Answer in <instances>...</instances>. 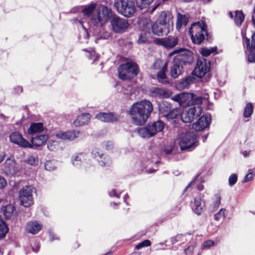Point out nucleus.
I'll use <instances>...</instances> for the list:
<instances>
[{
    "label": "nucleus",
    "mask_w": 255,
    "mask_h": 255,
    "mask_svg": "<svg viewBox=\"0 0 255 255\" xmlns=\"http://www.w3.org/2000/svg\"><path fill=\"white\" fill-rule=\"evenodd\" d=\"M89 161L88 155L85 153L76 154L71 157V162L73 165L77 167L81 166L86 169L91 166Z\"/></svg>",
    "instance_id": "obj_13"
},
{
    "label": "nucleus",
    "mask_w": 255,
    "mask_h": 255,
    "mask_svg": "<svg viewBox=\"0 0 255 255\" xmlns=\"http://www.w3.org/2000/svg\"><path fill=\"white\" fill-rule=\"evenodd\" d=\"M48 139V136L46 134H41L35 137H32L31 139V144L32 147L33 146H40L45 143Z\"/></svg>",
    "instance_id": "obj_26"
},
{
    "label": "nucleus",
    "mask_w": 255,
    "mask_h": 255,
    "mask_svg": "<svg viewBox=\"0 0 255 255\" xmlns=\"http://www.w3.org/2000/svg\"><path fill=\"white\" fill-rule=\"evenodd\" d=\"M211 120L210 115L202 116L196 123L192 125V128L196 131H200L209 126Z\"/></svg>",
    "instance_id": "obj_20"
},
{
    "label": "nucleus",
    "mask_w": 255,
    "mask_h": 255,
    "mask_svg": "<svg viewBox=\"0 0 255 255\" xmlns=\"http://www.w3.org/2000/svg\"><path fill=\"white\" fill-rule=\"evenodd\" d=\"M7 232L8 228L6 225L0 218V240L5 236Z\"/></svg>",
    "instance_id": "obj_38"
},
{
    "label": "nucleus",
    "mask_w": 255,
    "mask_h": 255,
    "mask_svg": "<svg viewBox=\"0 0 255 255\" xmlns=\"http://www.w3.org/2000/svg\"><path fill=\"white\" fill-rule=\"evenodd\" d=\"M109 195L111 197H116L118 198L120 197V194H117L116 190L115 189H113L112 191L109 192Z\"/></svg>",
    "instance_id": "obj_61"
},
{
    "label": "nucleus",
    "mask_w": 255,
    "mask_h": 255,
    "mask_svg": "<svg viewBox=\"0 0 255 255\" xmlns=\"http://www.w3.org/2000/svg\"><path fill=\"white\" fill-rule=\"evenodd\" d=\"M111 9L102 5L97 9L91 17L92 23L97 27H102L105 25L112 16Z\"/></svg>",
    "instance_id": "obj_2"
},
{
    "label": "nucleus",
    "mask_w": 255,
    "mask_h": 255,
    "mask_svg": "<svg viewBox=\"0 0 255 255\" xmlns=\"http://www.w3.org/2000/svg\"><path fill=\"white\" fill-rule=\"evenodd\" d=\"M9 140L11 143L16 144L19 147L24 148H32V146L30 142L25 139L22 136V135L17 131L12 132L9 135Z\"/></svg>",
    "instance_id": "obj_12"
},
{
    "label": "nucleus",
    "mask_w": 255,
    "mask_h": 255,
    "mask_svg": "<svg viewBox=\"0 0 255 255\" xmlns=\"http://www.w3.org/2000/svg\"><path fill=\"white\" fill-rule=\"evenodd\" d=\"M5 171L9 174L13 175L18 171L16 167V164L14 160L10 158H7L4 163Z\"/></svg>",
    "instance_id": "obj_24"
},
{
    "label": "nucleus",
    "mask_w": 255,
    "mask_h": 255,
    "mask_svg": "<svg viewBox=\"0 0 255 255\" xmlns=\"http://www.w3.org/2000/svg\"><path fill=\"white\" fill-rule=\"evenodd\" d=\"M147 39L145 34H140L138 36V43H143L147 41Z\"/></svg>",
    "instance_id": "obj_57"
},
{
    "label": "nucleus",
    "mask_w": 255,
    "mask_h": 255,
    "mask_svg": "<svg viewBox=\"0 0 255 255\" xmlns=\"http://www.w3.org/2000/svg\"><path fill=\"white\" fill-rule=\"evenodd\" d=\"M253 112V106L251 103L247 104L244 112L245 118H249L252 115Z\"/></svg>",
    "instance_id": "obj_41"
},
{
    "label": "nucleus",
    "mask_w": 255,
    "mask_h": 255,
    "mask_svg": "<svg viewBox=\"0 0 255 255\" xmlns=\"http://www.w3.org/2000/svg\"><path fill=\"white\" fill-rule=\"evenodd\" d=\"M191 82L190 78H186L181 81H179L176 84V88L179 90H183L188 88Z\"/></svg>",
    "instance_id": "obj_34"
},
{
    "label": "nucleus",
    "mask_w": 255,
    "mask_h": 255,
    "mask_svg": "<svg viewBox=\"0 0 255 255\" xmlns=\"http://www.w3.org/2000/svg\"><path fill=\"white\" fill-rule=\"evenodd\" d=\"M118 70L119 77L123 80H130L136 76L139 72L137 65L133 62H128L120 65Z\"/></svg>",
    "instance_id": "obj_5"
},
{
    "label": "nucleus",
    "mask_w": 255,
    "mask_h": 255,
    "mask_svg": "<svg viewBox=\"0 0 255 255\" xmlns=\"http://www.w3.org/2000/svg\"><path fill=\"white\" fill-rule=\"evenodd\" d=\"M151 245V242L148 240H145L143 242L139 243L135 247V249L137 250H139L144 247H149Z\"/></svg>",
    "instance_id": "obj_51"
},
{
    "label": "nucleus",
    "mask_w": 255,
    "mask_h": 255,
    "mask_svg": "<svg viewBox=\"0 0 255 255\" xmlns=\"http://www.w3.org/2000/svg\"><path fill=\"white\" fill-rule=\"evenodd\" d=\"M210 65V62L205 59H199L193 72L197 77L201 78L209 71Z\"/></svg>",
    "instance_id": "obj_14"
},
{
    "label": "nucleus",
    "mask_w": 255,
    "mask_h": 255,
    "mask_svg": "<svg viewBox=\"0 0 255 255\" xmlns=\"http://www.w3.org/2000/svg\"><path fill=\"white\" fill-rule=\"evenodd\" d=\"M167 64H165L164 67L160 69L157 74L158 81L163 84H167L169 83L165 75V72L167 70Z\"/></svg>",
    "instance_id": "obj_30"
},
{
    "label": "nucleus",
    "mask_w": 255,
    "mask_h": 255,
    "mask_svg": "<svg viewBox=\"0 0 255 255\" xmlns=\"http://www.w3.org/2000/svg\"><path fill=\"white\" fill-rule=\"evenodd\" d=\"M14 207L11 205H6L3 211V214L4 217L6 219L11 218L12 216L13 211H14Z\"/></svg>",
    "instance_id": "obj_37"
},
{
    "label": "nucleus",
    "mask_w": 255,
    "mask_h": 255,
    "mask_svg": "<svg viewBox=\"0 0 255 255\" xmlns=\"http://www.w3.org/2000/svg\"><path fill=\"white\" fill-rule=\"evenodd\" d=\"M165 64H167L166 62H164L163 60L158 59H156L153 64V67L155 69H161L164 67Z\"/></svg>",
    "instance_id": "obj_47"
},
{
    "label": "nucleus",
    "mask_w": 255,
    "mask_h": 255,
    "mask_svg": "<svg viewBox=\"0 0 255 255\" xmlns=\"http://www.w3.org/2000/svg\"><path fill=\"white\" fill-rule=\"evenodd\" d=\"M225 212L226 210L225 209H220L217 213L214 215V219L217 221H219L222 218L225 217Z\"/></svg>",
    "instance_id": "obj_50"
},
{
    "label": "nucleus",
    "mask_w": 255,
    "mask_h": 255,
    "mask_svg": "<svg viewBox=\"0 0 255 255\" xmlns=\"http://www.w3.org/2000/svg\"><path fill=\"white\" fill-rule=\"evenodd\" d=\"M244 19L245 17L242 11H237L236 12L234 21L237 25L240 26L244 20Z\"/></svg>",
    "instance_id": "obj_40"
},
{
    "label": "nucleus",
    "mask_w": 255,
    "mask_h": 255,
    "mask_svg": "<svg viewBox=\"0 0 255 255\" xmlns=\"http://www.w3.org/2000/svg\"><path fill=\"white\" fill-rule=\"evenodd\" d=\"M181 70L182 65L173 61V65L170 69L171 76L174 79L177 78L181 74Z\"/></svg>",
    "instance_id": "obj_31"
},
{
    "label": "nucleus",
    "mask_w": 255,
    "mask_h": 255,
    "mask_svg": "<svg viewBox=\"0 0 255 255\" xmlns=\"http://www.w3.org/2000/svg\"><path fill=\"white\" fill-rule=\"evenodd\" d=\"M246 44L247 51L249 52L248 60L249 62H255V32H254L252 35V41L250 42V39L246 38Z\"/></svg>",
    "instance_id": "obj_17"
},
{
    "label": "nucleus",
    "mask_w": 255,
    "mask_h": 255,
    "mask_svg": "<svg viewBox=\"0 0 255 255\" xmlns=\"http://www.w3.org/2000/svg\"><path fill=\"white\" fill-rule=\"evenodd\" d=\"M153 93L156 96L160 98H166L171 95V92L168 89L165 88H155Z\"/></svg>",
    "instance_id": "obj_29"
},
{
    "label": "nucleus",
    "mask_w": 255,
    "mask_h": 255,
    "mask_svg": "<svg viewBox=\"0 0 255 255\" xmlns=\"http://www.w3.org/2000/svg\"><path fill=\"white\" fill-rule=\"evenodd\" d=\"M102 146L106 150H110L113 148L114 144L113 142L111 141H104L102 144Z\"/></svg>",
    "instance_id": "obj_54"
},
{
    "label": "nucleus",
    "mask_w": 255,
    "mask_h": 255,
    "mask_svg": "<svg viewBox=\"0 0 255 255\" xmlns=\"http://www.w3.org/2000/svg\"><path fill=\"white\" fill-rule=\"evenodd\" d=\"M41 227L42 225L37 221H31L27 223L26 230L29 233L35 234L41 230Z\"/></svg>",
    "instance_id": "obj_27"
},
{
    "label": "nucleus",
    "mask_w": 255,
    "mask_h": 255,
    "mask_svg": "<svg viewBox=\"0 0 255 255\" xmlns=\"http://www.w3.org/2000/svg\"><path fill=\"white\" fill-rule=\"evenodd\" d=\"M164 124L160 120L148 124L146 127L140 128L137 129L138 134L143 138H149L157 132L162 131Z\"/></svg>",
    "instance_id": "obj_6"
},
{
    "label": "nucleus",
    "mask_w": 255,
    "mask_h": 255,
    "mask_svg": "<svg viewBox=\"0 0 255 255\" xmlns=\"http://www.w3.org/2000/svg\"><path fill=\"white\" fill-rule=\"evenodd\" d=\"M92 156L98 161L102 166H109L112 163V160L110 157L103 153L102 151L98 148H94L92 151Z\"/></svg>",
    "instance_id": "obj_15"
},
{
    "label": "nucleus",
    "mask_w": 255,
    "mask_h": 255,
    "mask_svg": "<svg viewBox=\"0 0 255 255\" xmlns=\"http://www.w3.org/2000/svg\"><path fill=\"white\" fill-rule=\"evenodd\" d=\"M110 35L109 32H105L103 33V35L101 36L99 39H107L110 37Z\"/></svg>",
    "instance_id": "obj_63"
},
{
    "label": "nucleus",
    "mask_w": 255,
    "mask_h": 255,
    "mask_svg": "<svg viewBox=\"0 0 255 255\" xmlns=\"http://www.w3.org/2000/svg\"><path fill=\"white\" fill-rule=\"evenodd\" d=\"M96 118L104 122H112L117 121L120 117L113 113H102L96 115Z\"/></svg>",
    "instance_id": "obj_22"
},
{
    "label": "nucleus",
    "mask_w": 255,
    "mask_h": 255,
    "mask_svg": "<svg viewBox=\"0 0 255 255\" xmlns=\"http://www.w3.org/2000/svg\"><path fill=\"white\" fill-rule=\"evenodd\" d=\"M202 113L200 106L191 107L188 111L183 112L181 114V119L184 123H191L195 119L199 117Z\"/></svg>",
    "instance_id": "obj_11"
},
{
    "label": "nucleus",
    "mask_w": 255,
    "mask_h": 255,
    "mask_svg": "<svg viewBox=\"0 0 255 255\" xmlns=\"http://www.w3.org/2000/svg\"><path fill=\"white\" fill-rule=\"evenodd\" d=\"M5 156V154L4 152H0V163L4 159Z\"/></svg>",
    "instance_id": "obj_64"
},
{
    "label": "nucleus",
    "mask_w": 255,
    "mask_h": 255,
    "mask_svg": "<svg viewBox=\"0 0 255 255\" xmlns=\"http://www.w3.org/2000/svg\"><path fill=\"white\" fill-rule=\"evenodd\" d=\"M153 111L151 102L143 100L136 102L130 107L129 114L134 124L137 126L144 125Z\"/></svg>",
    "instance_id": "obj_1"
},
{
    "label": "nucleus",
    "mask_w": 255,
    "mask_h": 255,
    "mask_svg": "<svg viewBox=\"0 0 255 255\" xmlns=\"http://www.w3.org/2000/svg\"><path fill=\"white\" fill-rule=\"evenodd\" d=\"M194 212L197 215H200L203 211L205 203L200 198H196L194 200Z\"/></svg>",
    "instance_id": "obj_32"
},
{
    "label": "nucleus",
    "mask_w": 255,
    "mask_h": 255,
    "mask_svg": "<svg viewBox=\"0 0 255 255\" xmlns=\"http://www.w3.org/2000/svg\"><path fill=\"white\" fill-rule=\"evenodd\" d=\"M171 108V104L167 102L164 101L159 105V113L162 116L164 117Z\"/></svg>",
    "instance_id": "obj_33"
},
{
    "label": "nucleus",
    "mask_w": 255,
    "mask_h": 255,
    "mask_svg": "<svg viewBox=\"0 0 255 255\" xmlns=\"http://www.w3.org/2000/svg\"><path fill=\"white\" fill-rule=\"evenodd\" d=\"M180 114V111L178 108H174L170 110L167 114L164 117L167 120H172L176 118Z\"/></svg>",
    "instance_id": "obj_39"
},
{
    "label": "nucleus",
    "mask_w": 255,
    "mask_h": 255,
    "mask_svg": "<svg viewBox=\"0 0 255 255\" xmlns=\"http://www.w3.org/2000/svg\"><path fill=\"white\" fill-rule=\"evenodd\" d=\"M154 43L167 48H171L178 44V39L177 37L173 36H168L164 38H158L154 39Z\"/></svg>",
    "instance_id": "obj_19"
},
{
    "label": "nucleus",
    "mask_w": 255,
    "mask_h": 255,
    "mask_svg": "<svg viewBox=\"0 0 255 255\" xmlns=\"http://www.w3.org/2000/svg\"><path fill=\"white\" fill-rule=\"evenodd\" d=\"M44 130L43 124L41 123H32L27 130V132L29 134L42 132Z\"/></svg>",
    "instance_id": "obj_28"
},
{
    "label": "nucleus",
    "mask_w": 255,
    "mask_h": 255,
    "mask_svg": "<svg viewBox=\"0 0 255 255\" xmlns=\"http://www.w3.org/2000/svg\"><path fill=\"white\" fill-rule=\"evenodd\" d=\"M183 237L182 235H178L174 237L171 239V242L172 244H175L176 243L180 241L181 238Z\"/></svg>",
    "instance_id": "obj_58"
},
{
    "label": "nucleus",
    "mask_w": 255,
    "mask_h": 255,
    "mask_svg": "<svg viewBox=\"0 0 255 255\" xmlns=\"http://www.w3.org/2000/svg\"><path fill=\"white\" fill-rule=\"evenodd\" d=\"M217 50L216 47H212L210 49L206 48H202L200 50V53L203 56H208L210 55L211 54L215 52Z\"/></svg>",
    "instance_id": "obj_44"
},
{
    "label": "nucleus",
    "mask_w": 255,
    "mask_h": 255,
    "mask_svg": "<svg viewBox=\"0 0 255 255\" xmlns=\"http://www.w3.org/2000/svg\"><path fill=\"white\" fill-rule=\"evenodd\" d=\"M153 33L158 36L167 35L169 32V28H166L163 25H160L157 22L152 26Z\"/></svg>",
    "instance_id": "obj_25"
},
{
    "label": "nucleus",
    "mask_w": 255,
    "mask_h": 255,
    "mask_svg": "<svg viewBox=\"0 0 255 255\" xmlns=\"http://www.w3.org/2000/svg\"><path fill=\"white\" fill-rule=\"evenodd\" d=\"M172 18L173 15L170 11H162L159 13L156 22L160 25L168 28L170 23L173 24Z\"/></svg>",
    "instance_id": "obj_18"
},
{
    "label": "nucleus",
    "mask_w": 255,
    "mask_h": 255,
    "mask_svg": "<svg viewBox=\"0 0 255 255\" xmlns=\"http://www.w3.org/2000/svg\"><path fill=\"white\" fill-rule=\"evenodd\" d=\"M196 178H197V180L196 183L195 184H194L193 186L195 185L196 186V187L197 188L198 190H199L200 191H201V190H202L203 189L204 186L202 185H201V184L198 185L197 184L198 182L199 176H198Z\"/></svg>",
    "instance_id": "obj_62"
},
{
    "label": "nucleus",
    "mask_w": 255,
    "mask_h": 255,
    "mask_svg": "<svg viewBox=\"0 0 255 255\" xmlns=\"http://www.w3.org/2000/svg\"><path fill=\"white\" fill-rule=\"evenodd\" d=\"M195 247V245H192L188 246L186 249H185L184 250V253L186 255H191L193 253Z\"/></svg>",
    "instance_id": "obj_56"
},
{
    "label": "nucleus",
    "mask_w": 255,
    "mask_h": 255,
    "mask_svg": "<svg viewBox=\"0 0 255 255\" xmlns=\"http://www.w3.org/2000/svg\"><path fill=\"white\" fill-rule=\"evenodd\" d=\"M34 188L30 186L23 187L19 192L20 204L25 207H29L33 204L32 194Z\"/></svg>",
    "instance_id": "obj_10"
},
{
    "label": "nucleus",
    "mask_w": 255,
    "mask_h": 255,
    "mask_svg": "<svg viewBox=\"0 0 255 255\" xmlns=\"http://www.w3.org/2000/svg\"><path fill=\"white\" fill-rule=\"evenodd\" d=\"M179 145L182 151H191L198 145L196 133L193 131H187L181 134Z\"/></svg>",
    "instance_id": "obj_4"
},
{
    "label": "nucleus",
    "mask_w": 255,
    "mask_h": 255,
    "mask_svg": "<svg viewBox=\"0 0 255 255\" xmlns=\"http://www.w3.org/2000/svg\"><path fill=\"white\" fill-rule=\"evenodd\" d=\"M188 21V18L185 15L179 14L177 16L176 28L179 29L183 25H186Z\"/></svg>",
    "instance_id": "obj_35"
},
{
    "label": "nucleus",
    "mask_w": 255,
    "mask_h": 255,
    "mask_svg": "<svg viewBox=\"0 0 255 255\" xmlns=\"http://www.w3.org/2000/svg\"><path fill=\"white\" fill-rule=\"evenodd\" d=\"M96 7V4L92 3L84 8L82 12L84 15L89 16L93 12Z\"/></svg>",
    "instance_id": "obj_43"
},
{
    "label": "nucleus",
    "mask_w": 255,
    "mask_h": 255,
    "mask_svg": "<svg viewBox=\"0 0 255 255\" xmlns=\"http://www.w3.org/2000/svg\"><path fill=\"white\" fill-rule=\"evenodd\" d=\"M177 53L178 54L174 58V62L179 63L181 65L182 64L191 63L192 56L190 50L183 48L176 49L172 51L169 55H172Z\"/></svg>",
    "instance_id": "obj_9"
},
{
    "label": "nucleus",
    "mask_w": 255,
    "mask_h": 255,
    "mask_svg": "<svg viewBox=\"0 0 255 255\" xmlns=\"http://www.w3.org/2000/svg\"><path fill=\"white\" fill-rule=\"evenodd\" d=\"M56 164L55 160L47 161L44 164L45 168L48 171H53L56 168Z\"/></svg>",
    "instance_id": "obj_45"
},
{
    "label": "nucleus",
    "mask_w": 255,
    "mask_h": 255,
    "mask_svg": "<svg viewBox=\"0 0 255 255\" xmlns=\"http://www.w3.org/2000/svg\"><path fill=\"white\" fill-rule=\"evenodd\" d=\"M208 99V95L205 94L203 97L198 96L194 97L192 94V98H191L190 102L192 104H194L195 106H200L204 100H207Z\"/></svg>",
    "instance_id": "obj_36"
},
{
    "label": "nucleus",
    "mask_w": 255,
    "mask_h": 255,
    "mask_svg": "<svg viewBox=\"0 0 255 255\" xmlns=\"http://www.w3.org/2000/svg\"><path fill=\"white\" fill-rule=\"evenodd\" d=\"M7 183L5 179L0 175V189H2L6 185Z\"/></svg>",
    "instance_id": "obj_59"
},
{
    "label": "nucleus",
    "mask_w": 255,
    "mask_h": 255,
    "mask_svg": "<svg viewBox=\"0 0 255 255\" xmlns=\"http://www.w3.org/2000/svg\"><path fill=\"white\" fill-rule=\"evenodd\" d=\"M214 245V242L211 240H208L205 241L201 246V249L202 250L209 248Z\"/></svg>",
    "instance_id": "obj_53"
},
{
    "label": "nucleus",
    "mask_w": 255,
    "mask_h": 255,
    "mask_svg": "<svg viewBox=\"0 0 255 255\" xmlns=\"http://www.w3.org/2000/svg\"><path fill=\"white\" fill-rule=\"evenodd\" d=\"M91 116L89 113H83L79 115L74 120L73 124L75 127H81L88 125L90 121Z\"/></svg>",
    "instance_id": "obj_23"
},
{
    "label": "nucleus",
    "mask_w": 255,
    "mask_h": 255,
    "mask_svg": "<svg viewBox=\"0 0 255 255\" xmlns=\"http://www.w3.org/2000/svg\"><path fill=\"white\" fill-rule=\"evenodd\" d=\"M192 98V94L188 93H181L173 96L171 99L177 102L180 106H184L190 103L191 98Z\"/></svg>",
    "instance_id": "obj_21"
},
{
    "label": "nucleus",
    "mask_w": 255,
    "mask_h": 255,
    "mask_svg": "<svg viewBox=\"0 0 255 255\" xmlns=\"http://www.w3.org/2000/svg\"><path fill=\"white\" fill-rule=\"evenodd\" d=\"M88 57H89V59L93 60V61H96L99 58L98 55L96 54L94 51L90 52L89 55H88Z\"/></svg>",
    "instance_id": "obj_55"
},
{
    "label": "nucleus",
    "mask_w": 255,
    "mask_h": 255,
    "mask_svg": "<svg viewBox=\"0 0 255 255\" xmlns=\"http://www.w3.org/2000/svg\"><path fill=\"white\" fill-rule=\"evenodd\" d=\"M189 33L193 43L200 44L207 35V25L203 21L194 23L191 25Z\"/></svg>",
    "instance_id": "obj_3"
},
{
    "label": "nucleus",
    "mask_w": 255,
    "mask_h": 255,
    "mask_svg": "<svg viewBox=\"0 0 255 255\" xmlns=\"http://www.w3.org/2000/svg\"><path fill=\"white\" fill-rule=\"evenodd\" d=\"M137 5L140 9H142L150 4L153 0H135Z\"/></svg>",
    "instance_id": "obj_46"
},
{
    "label": "nucleus",
    "mask_w": 255,
    "mask_h": 255,
    "mask_svg": "<svg viewBox=\"0 0 255 255\" xmlns=\"http://www.w3.org/2000/svg\"><path fill=\"white\" fill-rule=\"evenodd\" d=\"M253 178V174L252 173L248 174L244 179V182H247L251 180Z\"/></svg>",
    "instance_id": "obj_60"
},
{
    "label": "nucleus",
    "mask_w": 255,
    "mask_h": 255,
    "mask_svg": "<svg viewBox=\"0 0 255 255\" xmlns=\"http://www.w3.org/2000/svg\"><path fill=\"white\" fill-rule=\"evenodd\" d=\"M110 23L112 30L117 33L126 32L129 26L128 19L113 13L110 19Z\"/></svg>",
    "instance_id": "obj_8"
},
{
    "label": "nucleus",
    "mask_w": 255,
    "mask_h": 255,
    "mask_svg": "<svg viewBox=\"0 0 255 255\" xmlns=\"http://www.w3.org/2000/svg\"><path fill=\"white\" fill-rule=\"evenodd\" d=\"M25 161L27 164L32 166H36L38 163V157L35 155L28 156Z\"/></svg>",
    "instance_id": "obj_42"
},
{
    "label": "nucleus",
    "mask_w": 255,
    "mask_h": 255,
    "mask_svg": "<svg viewBox=\"0 0 255 255\" xmlns=\"http://www.w3.org/2000/svg\"><path fill=\"white\" fill-rule=\"evenodd\" d=\"M58 147V141L49 140L47 143V148L51 151L55 150Z\"/></svg>",
    "instance_id": "obj_48"
},
{
    "label": "nucleus",
    "mask_w": 255,
    "mask_h": 255,
    "mask_svg": "<svg viewBox=\"0 0 255 255\" xmlns=\"http://www.w3.org/2000/svg\"><path fill=\"white\" fill-rule=\"evenodd\" d=\"M114 6L120 14L127 17L132 16L135 10L134 3L131 0H115Z\"/></svg>",
    "instance_id": "obj_7"
},
{
    "label": "nucleus",
    "mask_w": 255,
    "mask_h": 255,
    "mask_svg": "<svg viewBox=\"0 0 255 255\" xmlns=\"http://www.w3.org/2000/svg\"><path fill=\"white\" fill-rule=\"evenodd\" d=\"M221 197L219 194L215 195L213 197V206L215 208H218L221 204Z\"/></svg>",
    "instance_id": "obj_49"
},
{
    "label": "nucleus",
    "mask_w": 255,
    "mask_h": 255,
    "mask_svg": "<svg viewBox=\"0 0 255 255\" xmlns=\"http://www.w3.org/2000/svg\"><path fill=\"white\" fill-rule=\"evenodd\" d=\"M81 131L78 130L68 131L59 130L56 132L55 136L63 140H74L80 136Z\"/></svg>",
    "instance_id": "obj_16"
},
{
    "label": "nucleus",
    "mask_w": 255,
    "mask_h": 255,
    "mask_svg": "<svg viewBox=\"0 0 255 255\" xmlns=\"http://www.w3.org/2000/svg\"><path fill=\"white\" fill-rule=\"evenodd\" d=\"M237 180H238V176L236 174L233 173V174H231L229 178V185L231 186L235 185L236 183Z\"/></svg>",
    "instance_id": "obj_52"
}]
</instances>
